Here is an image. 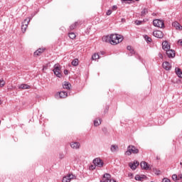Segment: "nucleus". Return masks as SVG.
<instances>
[{"label": "nucleus", "instance_id": "11", "mask_svg": "<svg viewBox=\"0 0 182 182\" xmlns=\"http://www.w3.org/2000/svg\"><path fill=\"white\" fill-rule=\"evenodd\" d=\"M140 164L139 161H134L133 163H129V166L132 170H136L137 168V166Z\"/></svg>", "mask_w": 182, "mask_h": 182}, {"label": "nucleus", "instance_id": "52", "mask_svg": "<svg viewBox=\"0 0 182 182\" xmlns=\"http://www.w3.org/2000/svg\"><path fill=\"white\" fill-rule=\"evenodd\" d=\"M136 1H139V0H136Z\"/></svg>", "mask_w": 182, "mask_h": 182}, {"label": "nucleus", "instance_id": "3", "mask_svg": "<svg viewBox=\"0 0 182 182\" xmlns=\"http://www.w3.org/2000/svg\"><path fill=\"white\" fill-rule=\"evenodd\" d=\"M29 22H31V18H26L21 25V31L23 33L26 32V29H28V26L29 25Z\"/></svg>", "mask_w": 182, "mask_h": 182}, {"label": "nucleus", "instance_id": "6", "mask_svg": "<svg viewBox=\"0 0 182 182\" xmlns=\"http://www.w3.org/2000/svg\"><path fill=\"white\" fill-rule=\"evenodd\" d=\"M93 164H95V166L100 168L103 167L105 164V163L103 162V160H102L100 158H95L93 160Z\"/></svg>", "mask_w": 182, "mask_h": 182}, {"label": "nucleus", "instance_id": "44", "mask_svg": "<svg viewBox=\"0 0 182 182\" xmlns=\"http://www.w3.org/2000/svg\"><path fill=\"white\" fill-rule=\"evenodd\" d=\"M159 58H160L161 59H163V54L159 53Z\"/></svg>", "mask_w": 182, "mask_h": 182}, {"label": "nucleus", "instance_id": "49", "mask_svg": "<svg viewBox=\"0 0 182 182\" xmlns=\"http://www.w3.org/2000/svg\"><path fill=\"white\" fill-rule=\"evenodd\" d=\"M60 159H63V156H61Z\"/></svg>", "mask_w": 182, "mask_h": 182}, {"label": "nucleus", "instance_id": "9", "mask_svg": "<svg viewBox=\"0 0 182 182\" xmlns=\"http://www.w3.org/2000/svg\"><path fill=\"white\" fill-rule=\"evenodd\" d=\"M75 176L73 174H68L63 178V182H70L71 180H73Z\"/></svg>", "mask_w": 182, "mask_h": 182}, {"label": "nucleus", "instance_id": "41", "mask_svg": "<svg viewBox=\"0 0 182 182\" xmlns=\"http://www.w3.org/2000/svg\"><path fill=\"white\" fill-rule=\"evenodd\" d=\"M116 9H117V6H112V10L116 11Z\"/></svg>", "mask_w": 182, "mask_h": 182}, {"label": "nucleus", "instance_id": "50", "mask_svg": "<svg viewBox=\"0 0 182 182\" xmlns=\"http://www.w3.org/2000/svg\"><path fill=\"white\" fill-rule=\"evenodd\" d=\"M60 159H63V156H61Z\"/></svg>", "mask_w": 182, "mask_h": 182}, {"label": "nucleus", "instance_id": "43", "mask_svg": "<svg viewBox=\"0 0 182 182\" xmlns=\"http://www.w3.org/2000/svg\"><path fill=\"white\" fill-rule=\"evenodd\" d=\"M178 178H179V180H181L182 179V174L178 175Z\"/></svg>", "mask_w": 182, "mask_h": 182}, {"label": "nucleus", "instance_id": "31", "mask_svg": "<svg viewBox=\"0 0 182 182\" xmlns=\"http://www.w3.org/2000/svg\"><path fill=\"white\" fill-rule=\"evenodd\" d=\"M135 180H136V181H141V180H143V177L139 176V175H136L135 176Z\"/></svg>", "mask_w": 182, "mask_h": 182}, {"label": "nucleus", "instance_id": "45", "mask_svg": "<svg viewBox=\"0 0 182 182\" xmlns=\"http://www.w3.org/2000/svg\"><path fill=\"white\" fill-rule=\"evenodd\" d=\"M64 73H65V75H68V73H69V71H68V70H64Z\"/></svg>", "mask_w": 182, "mask_h": 182}, {"label": "nucleus", "instance_id": "20", "mask_svg": "<svg viewBox=\"0 0 182 182\" xmlns=\"http://www.w3.org/2000/svg\"><path fill=\"white\" fill-rule=\"evenodd\" d=\"M100 124H102V119H95L94 126H95V127H97V126H100Z\"/></svg>", "mask_w": 182, "mask_h": 182}, {"label": "nucleus", "instance_id": "48", "mask_svg": "<svg viewBox=\"0 0 182 182\" xmlns=\"http://www.w3.org/2000/svg\"><path fill=\"white\" fill-rule=\"evenodd\" d=\"M130 176H131V177H132L133 174L131 173Z\"/></svg>", "mask_w": 182, "mask_h": 182}, {"label": "nucleus", "instance_id": "32", "mask_svg": "<svg viewBox=\"0 0 182 182\" xmlns=\"http://www.w3.org/2000/svg\"><path fill=\"white\" fill-rule=\"evenodd\" d=\"M172 179L173 180V181H177L179 180V178H178V177L177 176L176 174H173V175L172 176Z\"/></svg>", "mask_w": 182, "mask_h": 182}, {"label": "nucleus", "instance_id": "26", "mask_svg": "<svg viewBox=\"0 0 182 182\" xmlns=\"http://www.w3.org/2000/svg\"><path fill=\"white\" fill-rule=\"evenodd\" d=\"M71 65H73V66H77V65H79V60L78 59H74L72 61Z\"/></svg>", "mask_w": 182, "mask_h": 182}, {"label": "nucleus", "instance_id": "7", "mask_svg": "<svg viewBox=\"0 0 182 182\" xmlns=\"http://www.w3.org/2000/svg\"><path fill=\"white\" fill-rule=\"evenodd\" d=\"M153 24L154 26H156L157 28H164V21L163 20H154Z\"/></svg>", "mask_w": 182, "mask_h": 182}, {"label": "nucleus", "instance_id": "5", "mask_svg": "<svg viewBox=\"0 0 182 182\" xmlns=\"http://www.w3.org/2000/svg\"><path fill=\"white\" fill-rule=\"evenodd\" d=\"M100 182H116L114 179H112V176L109 173L103 175L102 179Z\"/></svg>", "mask_w": 182, "mask_h": 182}, {"label": "nucleus", "instance_id": "40", "mask_svg": "<svg viewBox=\"0 0 182 182\" xmlns=\"http://www.w3.org/2000/svg\"><path fill=\"white\" fill-rule=\"evenodd\" d=\"M49 65V63L48 64H47L46 65H44L43 67V70H45L46 69H48V66Z\"/></svg>", "mask_w": 182, "mask_h": 182}, {"label": "nucleus", "instance_id": "51", "mask_svg": "<svg viewBox=\"0 0 182 182\" xmlns=\"http://www.w3.org/2000/svg\"><path fill=\"white\" fill-rule=\"evenodd\" d=\"M2 102H1V100H0V105L1 104Z\"/></svg>", "mask_w": 182, "mask_h": 182}, {"label": "nucleus", "instance_id": "37", "mask_svg": "<svg viewBox=\"0 0 182 182\" xmlns=\"http://www.w3.org/2000/svg\"><path fill=\"white\" fill-rule=\"evenodd\" d=\"M122 3L124 2L125 4H130L132 2V0H122Z\"/></svg>", "mask_w": 182, "mask_h": 182}, {"label": "nucleus", "instance_id": "17", "mask_svg": "<svg viewBox=\"0 0 182 182\" xmlns=\"http://www.w3.org/2000/svg\"><path fill=\"white\" fill-rule=\"evenodd\" d=\"M111 36H105L102 37V41L103 42H106L107 43H111L112 40H111Z\"/></svg>", "mask_w": 182, "mask_h": 182}, {"label": "nucleus", "instance_id": "35", "mask_svg": "<svg viewBox=\"0 0 182 182\" xmlns=\"http://www.w3.org/2000/svg\"><path fill=\"white\" fill-rule=\"evenodd\" d=\"M96 165H91L90 166V170H95L96 168Z\"/></svg>", "mask_w": 182, "mask_h": 182}, {"label": "nucleus", "instance_id": "36", "mask_svg": "<svg viewBox=\"0 0 182 182\" xmlns=\"http://www.w3.org/2000/svg\"><path fill=\"white\" fill-rule=\"evenodd\" d=\"M162 182H171V181H170V179L167 178H164L162 180Z\"/></svg>", "mask_w": 182, "mask_h": 182}, {"label": "nucleus", "instance_id": "30", "mask_svg": "<svg viewBox=\"0 0 182 182\" xmlns=\"http://www.w3.org/2000/svg\"><path fill=\"white\" fill-rule=\"evenodd\" d=\"M127 49V50L130 51V53H132V55H133V53H134V50H133V48H132V46H128Z\"/></svg>", "mask_w": 182, "mask_h": 182}, {"label": "nucleus", "instance_id": "22", "mask_svg": "<svg viewBox=\"0 0 182 182\" xmlns=\"http://www.w3.org/2000/svg\"><path fill=\"white\" fill-rule=\"evenodd\" d=\"M149 14V9L147 8H144L142 9L141 12V16H146Z\"/></svg>", "mask_w": 182, "mask_h": 182}, {"label": "nucleus", "instance_id": "14", "mask_svg": "<svg viewBox=\"0 0 182 182\" xmlns=\"http://www.w3.org/2000/svg\"><path fill=\"white\" fill-rule=\"evenodd\" d=\"M162 66L165 70H170V69H171V64L168 62L163 63Z\"/></svg>", "mask_w": 182, "mask_h": 182}, {"label": "nucleus", "instance_id": "10", "mask_svg": "<svg viewBox=\"0 0 182 182\" xmlns=\"http://www.w3.org/2000/svg\"><path fill=\"white\" fill-rule=\"evenodd\" d=\"M153 36H155V38H159V39H161L164 38V34L161 32V31H155L153 32Z\"/></svg>", "mask_w": 182, "mask_h": 182}, {"label": "nucleus", "instance_id": "29", "mask_svg": "<svg viewBox=\"0 0 182 182\" xmlns=\"http://www.w3.org/2000/svg\"><path fill=\"white\" fill-rule=\"evenodd\" d=\"M77 26V22H75V23L72 24L70 26V28L71 29V31H73V29H75Z\"/></svg>", "mask_w": 182, "mask_h": 182}, {"label": "nucleus", "instance_id": "16", "mask_svg": "<svg viewBox=\"0 0 182 182\" xmlns=\"http://www.w3.org/2000/svg\"><path fill=\"white\" fill-rule=\"evenodd\" d=\"M162 48L164 50H168L170 49V45L168 44V42L164 41L162 43Z\"/></svg>", "mask_w": 182, "mask_h": 182}, {"label": "nucleus", "instance_id": "12", "mask_svg": "<svg viewBox=\"0 0 182 182\" xmlns=\"http://www.w3.org/2000/svg\"><path fill=\"white\" fill-rule=\"evenodd\" d=\"M166 52L168 58H174V56H176V52L173 50H170V48Z\"/></svg>", "mask_w": 182, "mask_h": 182}, {"label": "nucleus", "instance_id": "23", "mask_svg": "<svg viewBox=\"0 0 182 182\" xmlns=\"http://www.w3.org/2000/svg\"><path fill=\"white\" fill-rule=\"evenodd\" d=\"M19 89H23V90H25V89H31V86L30 85H28L26 84H21L19 85Z\"/></svg>", "mask_w": 182, "mask_h": 182}, {"label": "nucleus", "instance_id": "1", "mask_svg": "<svg viewBox=\"0 0 182 182\" xmlns=\"http://www.w3.org/2000/svg\"><path fill=\"white\" fill-rule=\"evenodd\" d=\"M123 41V36L118 34H111V45H117Z\"/></svg>", "mask_w": 182, "mask_h": 182}, {"label": "nucleus", "instance_id": "38", "mask_svg": "<svg viewBox=\"0 0 182 182\" xmlns=\"http://www.w3.org/2000/svg\"><path fill=\"white\" fill-rule=\"evenodd\" d=\"M135 23H136V25H141V21H136Z\"/></svg>", "mask_w": 182, "mask_h": 182}, {"label": "nucleus", "instance_id": "15", "mask_svg": "<svg viewBox=\"0 0 182 182\" xmlns=\"http://www.w3.org/2000/svg\"><path fill=\"white\" fill-rule=\"evenodd\" d=\"M172 26H173V28H176V29L178 31H182L181 25H180V23L177 21L172 23Z\"/></svg>", "mask_w": 182, "mask_h": 182}, {"label": "nucleus", "instance_id": "18", "mask_svg": "<svg viewBox=\"0 0 182 182\" xmlns=\"http://www.w3.org/2000/svg\"><path fill=\"white\" fill-rule=\"evenodd\" d=\"M45 52V49L43 48H38L36 51L34 52V56H39L41 53Z\"/></svg>", "mask_w": 182, "mask_h": 182}, {"label": "nucleus", "instance_id": "8", "mask_svg": "<svg viewBox=\"0 0 182 182\" xmlns=\"http://www.w3.org/2000/svg\"><path fill=\"white\" fill-rule=\"evenodd\" d=\"M140 166L141 168H142V170H151V168L150 167V165H149V164H147V162L146 161H141L140 163Z\"/></svg>", "mask_w": 182, "mask_h": 182}, {"label": "nucleus", "instance_id": "27", "mask_svg": "<svg viewBox=\"0 0 182 182\" xmlns=\"http://www.w3.org/2000/svg\"><path fill=\"white\" fill-rule=\"evenodd\" d=\"M100 56L99 55V54L97 53H95L92 56V60H96L97 59H100Z\"/></svg>", "mask_w": 182, "mask_h": 182}, {"label": "nucleus", "instance_id": "34", "mask_svg": "<svg viewBox=\"0 0 182 182\" xmlns=\"http://www.w3.org/2000/svg\"><path fill=\"white\" fill-rule=\"evenodd\" d=\"M5 86V81L4 80H0V87H4Z\"/></svg>", "mask_w": 182, "mask_h": 182}, {"label": "nucleus", "instance_id": "21", "mask_svg": "<svg viewBox=\"0 0 182 182\" xmlns=\"http://www.w3.org/2000/svg\"><path fill=\"white\" fill-rule=\"evenodd\" d=\"M60 99H65V97H68V92L65 91H61L60 93Z\"/></svg>", "mask_w": 182, "mask_h": 182}, {"label": "nucleus", "instance_id": "2", "mask_svg": "<svg viewBox=\"0 0 182 182\" xmlns=\"http://www.w3.org/2000/svg\"><path fill=\"white\" fill-rule=\"evenodd\" d=\"M125 156H132V154H139V149L133 145H129L127 146V150L125 152Z\"/></svg>", "mask_w": 182, "mask_h": 182}, {"label": "nucleus", "instance_id": "39", "mask_svg": "<svg viewBox=\"0 0 182 182\" xmlns=\"http://www.w3.org/2000/svg\"><path fill=\"white\" fill-rule=\"evenodd\" d=\"M107 15L109 16V15H112V10H108L107 11Z\"/></svg>", "mask_w": 182, "mask_h": 182}, {"label": "nucleus", "instance_id": "33", "mask_svg": "<svg viewBox=\"0 0 182 182\" xmlns=\"http://www.w3.org/2000/svg\"><path fill=\"white\" fill-rule=\"evenodd\" d=\"M144 39L146 42H151V38L149 37L148 36H145Z\"/></svg>", "mask_w": 182, "mask_h": 182}, {"label": "nucleus", "instance_id": "28", "mask_svg": "<svg viewBox=\"0 0 182 182\" xmlns=\"http://www.w3.org/2000/svg\"><path fill=\"white\" fill-rule=\"evenodd\" d=\"M68 36L70 39H75V38H76V34H75V33H70Z\"/></svg>", "mask_w": 182, "mask_h": 182}, {"label": "nucleus", "instance_id": "4", "mask_svg": "<svg viewBox=\"0 0 182 182\" xmlns=\"http://www.w3.org/2000/svg\"><path fill=\"white\" fill-rule=\"evenodd\" d=\"M53 72L57 77H62V73H60V65L59 64H55L54 65Z\"/></svg>", "mask_w": 182, "mask_h": 182}, {"label": "nucleus", "instance_id": "47", "mask_svg": "<svg viewBox=\"0 0 182 182\" xmlns=\"http://www.w3.org/2000/svg\"><path fill=\"white\" fill-rule=\"evenodd\" d=\"M180 166H182V162H180Z\"/></svg>", "mask_w": 182, "mask_h": 182}, {"label": "nucleus", "instance_id": "24", "mask_svg": "<svg viewBox=\"0 0 182 182\" xmlns=\"http://www.w3.org/2000/svg\"><path fill=\"white\" fill-rule=\"evenodd\" d=\"M110 150L112 153H114V151H117V150H119V146L117 145H112Z\"/></svg>", "mask_w": 182, "mask_h": 182}, {"label": "nucleus", "instance_id": "42", "mask_svg": "<svg viewBox=\"0 0 182 182\" xmlns=\"http://www.w3.org/2000/svg\"><path fill=\"white\" fill-rule=\"evenodd\" d=\"M178 43H180L181 46H182V40H178Z\"/></svg>", "mask_w": 182, "mask_h": 182}, {"label": "nucleus", "instance_id": "25", "mask_svg": "<svg viewBox=\"0 0 182 182\" xmlns=\"http://www.w3.org/2000/svg\"><path fill=\"white\" fill-rule=\"evenodd\" d=\"M176 73L177 75V76H178L179 77L182 78V72L181 70H180V68H176Z\"/></svg>", "mask_w": 182, "mask_h": 182}, {"label": "nucleus", "instance_id": "19", "mask_svg": "<svg viewBox=\"0 0 182 182\" xmlns=\"http://www.w3.org/2000/svg\"><path fill=\"white\" fill-rule=\"evenodd\" d=\"M72 85L68 82H65L64 84L63 85V89H67L68 90H70V87Z\"/></svg>", "mask_w": 182, "mask_h": 182}, {"label": "nucleus", "instance_id": "13", "mask_svg": "<svg viewBox=\"0 0 182 182\" xmlns=\"http://www.w3.org/2000/svg\"><path fill=\"white\" fill-rule=\"evenodd\" d=\"M70 147H72L75 150H77L78 149H80V143H79V142H72L70 144Z\"/></svg>", "mask_w": 182, "mask_h": 182}, {"label": "nucleus", "instance_id": "46", "mask_svg": "<svg viewBox=\"0 0 182 182\" xmlns=\"http://www.w3.org/2000/svg\"><path fill=\"white\" fill-rule=\"evenodd\" d=\"M155 174H157V175L160 174V171H156Z\"/></svg>", "mask_w": 182, "mask_h": 182}]
</instances>
